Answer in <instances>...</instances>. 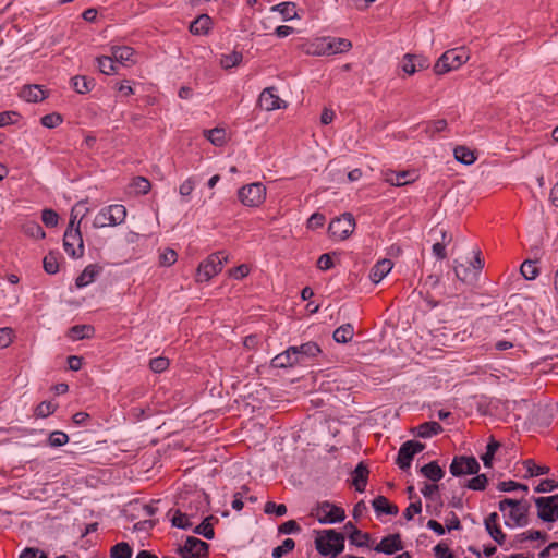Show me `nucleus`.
<instances>
[{"label":"nucleus","mask_w":558,"mask_h":558,"mask_svg":"<svg viewBox=\"0 0 558 558\" xmlns=\"http://www.w3.org/2000/svg\"><path fill=\"white\" fill-rule=\"evenodd\" d=\"M64 251L73 258H80L84 254V243L80 228L66 229L63 236Z\"/></svg>","instance_id":"8"},{"label":"nucleus","mask_w":558,"mask_h":558,"mask_svg":"<svg viewBox=\"0 0 558 558\" xmlns=\"http://www.w3.org/2000/svg\"><path fill=\"white\" fill-rule=\"evenodd\" d=\"M498 489L500 492H512L515 489H521V490L527 492L529 488L524 484H520L514 481H506V482H500L498 484Z\"/></svg>","instance_id":"60"},{"label":"nucleus","mask_w":558,"mask_h":558,"mask_svg":"<svg viewBox=\"0 0 558 558\" xmlns=\"http://www.w3.org/2000/svg\"><path fill=\"white\" fill-rule=\"evenodd\" d=\"M434 553L436 558H454L448 546L442 543L435 546Z\"/></svg>","instance_id":"63"},{"label":"nucleus","mask_w":558,"mask_h":558,"mask_svg":"<svg viewBox=\"0 0 558 558\" xmlns=\"http://www.w3.org/2000/svg\"><path fill=\"white\" fill-rule=\"evenodd\" d=\"M72 85L78 94H86L94 87L95 83L94 80L86 76H75L72 78Z\"/></svg>","instance_id":"36"},{"label":"nucleus","mask_w":558,"mask_h":558,"mask_svg":"<svg viewBox=\"0 0 558 558\" xmlns=\"http://www.w3.org/2000/svg\"><path fill=\"white\" fill-rule=\"evenodd\" d=\"M44 269L49 275H54L59 271L58 256L54 253H49L44 258Z\"/></svg>","instance_id":"47"},{"label":"nucleus","mask_w":558,"mask_h":558,"mask_svg":"<svg viewBox=\"0 0 558 558\" xmlns=\"http://www.w3.org/2000/svg\"><path fill=\"white\" fill-rule=\"evenodd\" d=\"M522 276L527 280H533L538 276V268L534 260H524L520 267Z\"/></svg>","instance_id":"44"},{"label":"nucleus","mask_w":558,"mask_h":558,"mask_svg":"<svg viewBox=\"0 0 558 558\" xmlns=\"http://www.w3.org/2000/svg\"><path fill=\"white\" fill-rule=\"evenodd\" d=\"M547 538V535L541 531H527V532H523L521 533L520 535H518V541L519 542H523V541H536V539H543L545 541Z\"/></svg>","instance_id":"62"},{"label":"nucleus","mask_w":558,"mask_h":558,"mask_svg":"<svg viewBox=\"0 0 558 558\" xmlns=\"http://www.w3.org/2000/svg\"><path fill=\"white\" fill-rule=\"evenodd\" d=\"M169 366V360L163 356L155 357L150 360L149 367L154 373H161Z\"/></svg>","instance_id":"56"},{"label":"nucleus","mask_w":558,"mask_h":558,"mask_svg":"<svg viewBox=\"0 0 558 558\" xmlns=\"http://www.w3.org/2000/svg\"><path fill=\"white\" fill-rule=\"evenodd\" d=\"M271 11L279 12L284 21H290L298 17L295 3L282 2L271 7Z\"/></svg>","instance_id":"29"},{"label":"nucleus","mask_w":558,"mask_h":558,"mask_svg":"<svg viewBox=\"0 0 558 558\" xmlns=\"http://www.w3.org/2000/svg\"><path fill=\"white\" fill-rule=\"evenodd\" d=\"M133 186L135 187L136 193L143 195L147 194L151 187L150 182L144 177H137L133 182Z\"/></svg>","instance_id":"61"},{"label":"nucleus","mask_w":558,"mask_h":558,"mask_svg":"<svg viewBox=\"0 0 558 558\" xmlns=\"http://www.w3.org/2000/svg\"><path fill=\"white\" fill-rule=\"evenodd\" d=\"M20 96L28 102H38L47 97L46 92L39 85L24 86Z\"/></svg>","instance_id":"22"},{"label":"nucleus","mask_w":558,"mask_h":558,"mask_svg":"<svg viewBox=\"0 0 558 558\" xmlns=\"http://www.w3.org/2000/svg\"><path fill=\"white\" fill-rule=\"evenodd\" d=\"M368 473L369 471L363 462H360L353 471V485L357 492L363 493L365 490Z\"/></svg>","instance_id":"23"},{"label":"nucleus","mask_w":558,"mask_h":558,"mask_svg":"<svg viewBox=\"0 0 558 558\" xmlns=\"http://www.w3.org/2000/svg\"><path fill=\"white\" fill-rule=\"evenodd\" d=\"M418 175L415 171L403 170V171H393L387 170L384 172V180L388 184L392 186H404L411 184L417 180Z\"/></svg>","instance_id":"12"},{"label":"nucleus","mask_w":558,"mask_h":558,"mask_svg":"<svg viewBox=\"0 0 558 558\" xmlns=\"http://www.w3.org/2000/svg\"><path fill=\"white\" fill-rule=\"evenodd\" d=\"M209 545L196 538L189 536L183 547L180 548L181 558H201L208 554Z\"/></svg>","instance_id":"11"},{"label":"nucleus","mask_w":558,"mask_h":558,"mask_svg":"<svg viewBox=\"0 0 558 558\" xmlns=\"http://www.w3.org/2000/svg\"><path fill=\"white\" fill-rule=\"evenodd\" d=\"M454 274L456 277L463 282H472L476 279V272L473 268L465 266L464 264L454 262Z\"/></svg>","instance_id":"27"},{"label":"nucleus","mask_w":558,"mask_h":558,"mask_svg":"<svg viewBox=\"0 0 558 558\" xmlns=\"http://www.w3.org/2000/svg\"><path fill=\"white\" fill-rule=\"evenodd\" d=\"M178 255L177 252L172 248H167L162 254H160L159 263L161 266H171L177 262Z\"/></svg>","instance_id":"58"},{"label":"nucleus","mask_w":558,"mask_h":558,"mask_svg":"<svg viewBox=\"0 0 558 558\" xmlns=\"http://www.w3.org/2000/svg\"><path fill=\"white\" fill-rule=\"evenodd\" d=\"M134 54V50L128 46H113L111 47V56L114 61L124 63L125 61H131Z\"/></svg>","instance_id":"33"},{"label":"nucleus","mask_w":558,"mask_h":558,"mask_svg":"<svg viewBox=\"0 0 558 558\" xmlns=\"http://www.w3.org/2000/svg\"><path fill=\"white\" fill-rule=\"evenodd\" d=\"M295 546V543L292 538H286L280 546H277L272 550L274 558H281L289 551H291Z\"/></svg>","instance_id":"49"},{"label":"nucleus","mask_w":558,"mask_h":558,"mask_svg":"<svg viewBox=\"0 0 558 558\" xmlns=\"http://www.w3.org/2000/svg\"><path fill=\"white\" fill-rule=\"evenodd\" d=\"M514 506L510 507L509 518L513 525L525 526L527 524V512L530 505L523 500H514Z\"/></svg>","instance_id":"14"},{"label":"nucleus","mask_w":558,"mask_h":558,"mask_svg":"<svg viewBox=\"0 0 558 558\" xmlns=\"http://www.w3.org/2000/svg\"><path fill=\"white\" fill-rule=\"evenodd\" d=\"M534 501L541 520L544 522H555L558 519V495L537 497Z\"/></svg>","instance_id":"6"},{"label":"nucleus","mask_w":558,"mask_h":558,"mask_svg":"<svg viewBox=\"0 0 558 558\" xmlns=\"http://www.w3.org/2000/svg\"><path fill=\"white\" fill-rule=\"evenodd\" d=\"M523 465L527 472V476H538L542 474H547L549 472V468L545 465H537L533 460L529 459L523 462Z\"/></svg>","instance_id":"43"},{"label":"nucleus","mask_w":558,"mask_h":558,"mask_svg":"<svg viewBox=\"0 0 558 558\" xmlns=\"http://www.w3.org/2000/svg\"><path fill=\"white\" fill-rule=\"evenodd\" d=\"M20 558H47V556L37 548L28 547L21 553Z\"/></svg>","instance_id":"64"},{"label":"nucleus","mask_w":558,"mask_h":558,"mask_svg":"<svg viewBox=\"0 0 558 558\" xmlns=\"http://www.w3.org/2000/svg\"><path fill=\"white\" fill-rule=\"evenodd\" d=\"M349 539L353 545L357 547H365L368 546L371 536L368 533H363L359 529L353 527V532L350 533Z\"/></svg>","instance_id":"40"},{"label":"nucleus","mask_w":558,"mask_h":558,"mask_svg":"<svg viewBox=\"0 0 558 558\" xmlns=\"http://www.w3.org/2000/svg\"><path fill=\"white\" fill-rule=\"evenodd\" d=\"M469 53L463 48L450 49L444 52L434 65V72L442 75L459 69L469 60Z\"/></svg>","instance_id":"2"},{"label":"nucleus","mask_w":558,"mask_h":558,"mask_svg":"<svg viewBox=\"0 0 558 558\" xmlns=\"http://www.w3.org/2000/svg\"><path fill=\"white\" fill-rule=\"evenodd\" d=\"M299 364L298 352L295 347L288 348L284 352L276 355L271 360V365L277 368L292 367Z\"/></svg>","instance_id":"17"},{"label":"nucleus","mask_w":558,"mask_h":558,"mask_svg":"<svg viewBox=\"0 0 558 558\" xmlns=\"http://www.w3.org/2000/svg\"><path fill=\"white\" fill-rule=\"evenodd\" d=\"M295 349L298 352L299 363H301L305 357H315L322 352L316 342H306L295 347Z\"/></svg>","instance_id":"25"},{"label":"nucleus","mask_w":558,"mask_h":558,"mask_svg":"<svg viewBox=\"0 0 558 558\" xmlns=\"http://www.w3.org/2000/svg\"><path fill=\"white\" fill-rule=\"evenodd\" d=\"M41 220L48 228L56 227L58 225L59 216L52 209H44L41 214Z\"/></svg>","instance_id":"54"},{"label":"nucleus","mask_w":558,"mask_h":558,"mask_svg":"<svg viewBox=\"0 0 558 558\" xmlns=\"http://www.w3.org/2000/svg\"><path fill=\"white\" fill-rule=\"evenodd\" d=\"M172 525L180 529H189L192 526V523L186 514L177 511L172 518Z\"/></svg>","instance_id":"59"},{"label":"nucleus","mask_w":558,"mask_h":558,"mask_svg":"<svg viewBox=\"0 0 558 558\" xmlns=\"http://www.w3.org/2000/svg\"><path fill=\"white\" fill-rule=\"evenodd\" d=\"M402 70L409 75H412L416 72V63H415V58H414L413 53H407L403 57Z\"/></svg>","instance_id":"57"},{"label":"nucleus","mask_w":558,"mask_h":558,"mask_svg":"<svg viewBox=\"0 0 558 558\" xmlns=\"http://www.w3.org/2000/svg\"><path fill=\"white\" fill-rule=\"evenodd\" d=\"M88 213L87 208L83 207V202H78L71 210L70 221L66 229L80 228L82 218Z\"/></svg>","instance_id":"30"},{"label":"nucleus","mask_w":558,"mask_h":558,"mask_svg":"<svg viewBox=\"0 0 558 558\" xmlns=\"http://www.w3.org/2000/svg\"><path fill=\"white\" fill-rule=\"evenodd\" d=\"M354 336V328L351 324L338 327L333 332V339L338 343H348Z\"/></svg>","instance_id":"31"},{"label":"nucleus","mask_w":558,"mask_h":558,"mask_svg":"<svg viewBox=\"0 0 558 558\" xmlns=\"http://www.w3.org/2000/svg\"><path fill=\"white\" fill-rule=\"evenodd\" d=\"M97 63H98L99 71L106 75H111L117 72V68L114 65V59L112 58V56L111 57H107V56L98 57Z\"/></svg>","instance_id":"38"},{"label":"nucleus","mask_w":558,"mask_h":558,"mask_svg":"<svg viewBox=\"0 0 558 558\" xmlns=\"http://www.w3.org/2000/svg\"><path fill=\"white\" fill-rule=\"evenodd\" d=\"M213 519V517L205 518L203 522L194 529V533L203 535L207 539H213L215 537V532L210 523Z\"/></svg>","instance_id":"39"},{"label":"nucleus","mask_w":558,"mask_h":558,"mask_svg":"<svg viewBox=\"0 0 558 558\" xmlns=\"http://www.w3.org/2000/svg\"><path fill=\"white\" fill-rule=\"evenodd\" d=\"M480 464L474 457H454L450 464V473L453 476H461L464 474H477Z\"/></svg>","instance_id":"10"},{"label":"nucleus","mask_w":558,"mask_h":558,"mask_svg":"<svg viewBox=\"0 0 558 558\" xmlns=\"http://www.w3.org/2000/svg\"><path fill=\"white\" fill-rule=\"evenodd\" d=\"M211 25V20L208 15L203 14L199 15L195 21H193L190 25V31L194 35H204L207 34Z\"/></svg>","instance_id":"26"},{"label":"nucleus","mask_w":558,"mask_h":558,"mask_svg":"<svg viewBox=\"0 0 558 558\" xmlns=\"http://www.w3.org/2000/svg\"><path fill=\"white\" fill-rule=\"evenodd\" d=\"M69 441V436L60 430L52 432L49 435L48 442L51 447H60Z\"/></svg>","instance_id":"52"},{"label":"nucleus","mask_w":558,"mask_h":558,"mask_svg":"<svg viewBox=\"0 0 558 558\" xmlns=\"http://www.w3.org/2000/svg\"><path fill=\"white\" fill-rule=\"evenodd\" d=\"M100 271H101L100 266H98L96 264L88 265L82 271V274L76 278V280H75L76 287L84 288V287L88 286L89 283L94 282L96 277L100 274Z\"/></svg>","instance_id":"20"},{"label":"nucleus","mask_w":558,"mask_h":558,"mask_svg":"<svg viewBox=\"0 0 558 558\" xmlns=\"http://www.w3.org/2000/svg\"><path fill=\"white\" fill-rule=\"evenodd\" d=\"M372 506L378 514L385 513L390 515H397L399 512L398 507L396 505L390 504L385 496H377L373 500Z\"/></svg>","instance_id":"24"},{"label":"nucleus","mask_w":558,"mask_h":558,"mask_svg":"<svg viewBox=\"0 0 558 558\" xmlns=\"http://www.w3.org/2000/svg\"><path fill=\"white\" fill-rule=\"evenodd\" d=\"M108 215L111 217L114 226L120 225L126 217V209L123 205L114 204L108 206Z\"/></svg>","instance_id":"37"},{"label":"nucleus","mask_w":558,"mask_h":558,"mask_svg":"<svg viewBox=\"0 0 558 558\" xmlns=\"http://www.w3.org/2000/svg\"><path fill=\"white\" fill-rule=\"evenodd\" d=\"M393 264L390 259H381L377 262L371 269L369 279L374 283L380 282L392 269Z\"/></svg>","instance_id":"19"},{"label":"nucleus","mask_w":558,"mask_h":558,"mask_svg":"<svg viewBox=\"0 0 558 558\" xmlns=\"http://www.w3.org/2000/svg\"><path fill=\"white\" fill-rule=\"evenodd\" d=\"M425 445L420 441L408 440L399 449L398 457L396 463L400 469L407 470L411 465V461L414 454L423 451Z\"/></svg>","instance_id":"9"},{"label":"nucleus","mask_w":558,"mask_h":558,"mask_svg":"<svg viewBox=\"0 0 558 558\" xmlns=\"http://www.w3.org/2000/svg\"><path fill=\"white\" fill-rule=\"evenodd\" d=\"M228 262V255L225 252H216L210 254L204 262H202L196 270V281L207 282L213 277L218 275Z\"/></svg>","instance_id":"3"},{"label":"nucleus","mask_w":558,"mask_h":558,"mask_svg":"<svg viewBox=\"0 0 558 558\" xmlns=\"http://www.w3.org/2000/svg\"><path fill=\"white\" fill-rule=\"evenodd\" d=\"M23 231L26 235L34 239H44L46 233L38 222L32 221L23 226Z\"/></svg>","instance_id":"41"},{"label":"nucleus","mask_w":558,"mask_h":558,"mask_svg":"<svg viewBox=\"0 0 558 558\" xmlns=\"http://www.w3.org/2000/svg\"><path fill=\"white\" fill-rule=\"evenodd\" d=\"M442 432V426L435 421L425 422L413 429V433L421 438H429Z\"/></svg>","instance_id":"21"},{"label":"nucleus","mask_w":558,"mask_h":558,"mask_svg":"<svg viewBox=\"0 0 558 558\" xmlns=\"http://www.w3.org/2000/svg\"><path fill=\"white\" fill-rule=\"evenodd\" d=\"M487 476L485 474H477L466 483V487L473 490H484L487 485Z\"/></svg>","instance_id":"51"},{"label":"nucleus","mask_w":558,"mask_h":558,"mask_svg":"<svg viewBox=\"0 0 558 558\" xmlns=\"http://www.w3.org/2000/svg\"><path fill=\"white\" fill-rule=\"evenodd\" d=\"M315 545L320 555L337 557L344 548V535L335 530H325L317 535Z\"/></svg>","instance_id":"1"},{"label":"nucleus","mask_w":558,"mask_h":558,"mask_svg":"<svg viewBox=\"0 0 558 558\" xmlns=\"http://www.w3.org/2000/svg\"><path fill=\"white\" fill-rule=\"evenodd\" d=\"M94 327L90 325H75L69 330V337L73 340H82L92 337Z\"/></svg>","instance_id":"34"},{"label":"nucleus","mask_w":558,"mask_h":558,"mask_svg":"<svg viewBox=\"0 0 558 558\" xmlns=\"http://www.w3.org/2000/svg\"><path fill=\"white\" fill-rule=\"evenodd\" d=\"M352 48L350 40L344 38H332L325 44L318 51V54H335L348 52Z\"/></svg>","instance_id":"16"},{"label":"nucleus","mask_w":558,"mask_h":558,"mask_svg":"<svg viewBox=\"0 0 558 558\" xmlns=\"http://www.w3.org/2000/svg\"><path fill=\"white\" fill-rule=\"evenodd\" d=\"M205 137L215 146H222L227 142V133L225 129L215 128L204 131Z\"/></svg>","instance_id":"32"},{"label":"nucleus","mask_w":558,"mask_h":558,"mask_svg":"<svg viewBox=\"0 0 558 558\" xmlns=\"http://www.w3.org/2000/svg\"><path fill=\"white\" fill-rule=\"evenodd\" d=\"M240 202L247 207H258L266 199V187L256 182L242 186L238 192Z\"/></svg>","instance_id":"4"},{"label":"nucleus","mask_w":558,"mask_h":558,"mask_svg":"<svg viewBox=\"0 0 558 558\" xmlns=\"http://www.w3.org/2000/svg\"><path fill=\"white\" fill-rule=\"evenodd\" d=\"M264 511L267 514L275 513L277 517H282L287 513V507L283 504L276 505L274 501H267Z\"/></svg>","instance_id":"55"},{"label":"nucleus","mask_w":558,"mask_h":558,"mask_svg":"<svg viewBox=\"0 0 558 558\" xmlns=\"http://www.w3.org/2000/svg\"><path fill=\"white\" fill-rule=\"evenodd\" d=\"M275 87L263 89L258 98V105L266 111H272L287 107V102L275 94Z\"/></svg>","instance_id":"13"},{"label":"nucleus","mask_w":558,"mask_h":558,"mask_svg":"<svg viewBox=\"0 0 558 558\" xmlns=\"http://www.w3.org/2000/svg\"><path fill=\"white\" fill-rule=\"evenodd\" d=\"M243 56L241 52L233 51L229 54H223L220 59V64L223 69L228 70L241 63Z\"/></svg>","instance_id":"42"},{"label":"nucleus","mask_w":558,"mask_h":558,"mask_svg":"<svg viewBox=\"0 0 558 558\" xmlns=\"http://www.w3.org/2000/svg\"><path fill=\"white\" fill-rule=\"evenodd\" d=\"M57 409V405L53 404L52 402L50 401H44L41 403H39L36 409H35V415L37 417H47L49 416L50 414L54 413Z\"/></svg>","instance_id":"50"},{"label":"nucleus","mask_w":558,"mask_h":558,"mask_svg":"<svg viewBox=\"0 0 558 558\" xmlns=\"http://www.w3.org/2000/svg\"><path fill=\"white\" fill-rule=\"evenodd\" d=\"M421 473L433 482H438L444 477V471L436 461H432L422 466Z\"/></svg>","instance_id":"28"},{"label":"nucleus","mask_w":558,"mask_h":558,"mask_svg":"<svg viewBox=\"0 0 558 558\" xmlns=\"http://www.w3.org/2000/svg\"><path fill=\"white\" fill-rule=\"evenodd\" d=\"M498 520L499 515L496 512H493L485 519L484 524L490 537L499 545H502L506 541V534L498 525Z\"/></svg>","instance_id":"18"},{"label":"nucleus","mask_w":558,"mask_h":558,"mask_svg":"<svg viewBox=\"0 0 558 558\" xmlns=\"http://www.w3.org/2000/svg\"><path fill=\"white\" fill-rule=\"evenodd\" d=\"M499 447H500V444L498 441H496L495 439H492L487 444L486 452L481 457L485 466H487V468L492 466L494 456Z\"/></svg>","instance_id":"45"},{"label":"nucleus","mask_w":558,"mask_h":558,"mask_svg":"<svg viewBox=\"0 0 558 558\" xmlns=\"http://www.w3.org/2000/svg\"><path fill=\"white\" fill-rule=\"evenodd\" d=\"M355 228V221L351 214H343L341 217L331 220L329 223V234L338 240L347 239Z\"/></svg>","instance_id":"7"},{"label":"nucleus","mask_w":558,"mask_h":558,"mask_svg":"<svg viewBox=\"0 0 558 558\" xmlns=\"http://www.w3.org/2000/svg\"><path fill=\"white\" fill-rule=\"evenodd\" d=\"M454 158L463 165H472L476 157L474 153L465 146H457L453 150Z\"/></svg>","instance_id":"35"},{"label":"nucleus","mask_w":558,"mask_h":558,"mask_svg":"<svg viewBox=\"0 0 558 558\" xmlns=\"http://www.w3.org/2000/svg\"><path fill=\"white\" fill-rule=\"evenodd\" d=\"M95 228H105L114 226L113 221H111V217L108 215V207L102 208L94 219Z\"/></svg>","instance_id":"48"},{"label":"nucleus","mask_w":558,"mask_h":558,"mask_svg":"<svg viewBox=\"0 0 558 558\" xmlns=\"http://www.w3.org/2000/svg\"><path fill=\"white\" fill-rule=\"evenodd\" d=\"M132 548L128 543H118L111 548V558H131Z\"/></svg>","instance_id":"46"},{"label":"nucleus","mask_w":558,"mask_h":558,"mask_svg":"<svg viewBox=\"0 0 558 558\" xmlns=\"http://www.w3.org/2000/svg\"><path fill=\"white\" fill-rule=\"evenodd\" d=\"M403 548L402 542L399 534H390L384 537L375 547L374 550L377 553H384L392 555Z\"/></svg>","instance_id":"15"},{"label":"nucleus","mask_w":558,"mask_h":558,"mask_svg":"<svg viewBox=\"0 0 558 558\" xmlns=\"http://www.w3.org/2000/svg\"><path fill=\"white\" fill-rule=\"evenodd\" d=\"M313 515L317 518L320 523H337L345 518L344 510L328 501L320 502L314 509Z\"/></svg>","instance_id":"5"},{"label":"nucleus","mask_w":558,"mask_h":558,"mask_svg":"<svg viewBox=\"0 0 558 558\" xmlns=\"http://www.w3.org/2000/svg\"><path fill=\"white\" fill-rule=\"evenodd\" d=\"M62 121H63V119H62L61 114L56 113V112L46 114L40 120L41 124L48 129L58 126L59 124L62 123Z\"/></svg>","instance_id":"53"}]
</instances>
